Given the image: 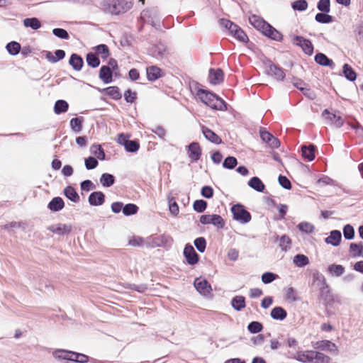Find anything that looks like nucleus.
I'll return each instance as SVG.
<instances>
[{
	"instance_id": "1",
	"label": "nucleus",
	"mask_w": 363,
	"mask_h": 363,
	"mask_svg": "<svg viewBox=\"0 0 363 363\" xmlns=\"http://www.w3.org/2000/svg\"><path fill=\"white\" fill-rule=\"evenodd\" d=\"M190 89L203 103L212 109L218 111H225L227 109L225 101L216 94L200 88L196 83L190 84Z\"/></svg>"
},
{
	"instance_id": "2",
	"label": "nucleus",
	"mask_w": 363,
	"mask_h": 363,
	"mask_svg": "<svg viewBox=\"0 0 363 363\" xmlns=\"http://www.w3.org/2000/svg\"><path fill=\"white\" fill-rule=\"evenodd\" d=\"M294 358L302 363H330L331 358L325 354L316 350L298 351Z\"/></svg>"
},
{
	"instance_id": "3",
	"label": "nucleus",
	"mask_w": 363,
	"mask_h": 363,
	"mask_svg": "<svg viewBox=\"0 0 363 363\" xmlns=\"http://www.w3.org/2000/svg\"><path fill=\"white\" fill-rule=\"evenodd\" d=\"M133 6L132 0H104L101 8L105 13L119 15L130 10Z\"/></svg>"
},
{
	"instance_id": "4",
	"label": "nucleus",
	"mask_w": 363,
	"mask_h": 363,
	"mask_svg": "<svg viewBox=\"0 0 363 363\" xmlns=\"http://www.w3.org/2000/svg\"><path fill=\"white\" fill-rule=\"evenodd\" d=\"M91 52L100 60L103 65L101 68H118L117 61L109 57V49L105 44H100L91 48Z\"/></svg>"
},
{
	"instance_id": "5",
	"label": "nucleus",
	"mask_w": 363,
	"mask_h": 363,
	"mask_svg": "<svg viewBox=\"0 0 363 363\" xmlns=\"http://www.w3.org/2000/svg\"><path fill=\"white\" fill-rule=\"evenodd\" d=\"M231 212L233 215V218L241 223H247L251 220V214L245 209L243 205L239 203L233 205L231 208Z\"/></svg>"
},
{
	"instance_id": "6",
	"label": "nucleus",
	"mask_w": 363,
	"mask_h": 363,
	"mask_svg": "<svg viewBox=\"0 0 363 363\" xmlns=\"http://www.w3.org/2000/svg\"><path fill=\"white\" fill-rule=\"evenodd\" d=\"M140 20L144 23L155 26L160 21L159 11L157 8H150L143 10L140 13Z\"/></svg>"
},
{
	"instance_id": "7",
	"label": "nucleus",
	"mask_w": 363,
	"mask_h": 363,
	"mask_svg": "<svg viewBox=\"0 0 363 363\" xmlns=\"http://www.w3.org/2000/svg\"><path fill=\"white\" fill-rule=\"evenodd\" d=\"M172 238L165 235L150 236L145 242L148 247H166L171 244Z\"/></svg>"
},
{
	"instance_id": "8",
	"label": "nucleus",
	"mask_w": 363,
	"mask_h": 363,
	"mask_svg": "<svg viewBox=\"0 0 363 363\" xmlns=\"http://www.w3.org/2000/svg\"><path fill=\"white\" fill-rule=\"evenodd\" d=\"M199 221L203 225L212 224L218 228H223L225 226V220L217 214H205L200 216Z\"/></svg>"
},
{
	"instance_id": "9",
	"label": "nucleus",
	"mask_w": 363,
	"mask_h": 363,
	"mask_svg": "<svg viewBox=\"0 0 363 363\" xmlns=\"http://www.w3.org/2000/svg\"><path fill=\"white\" fill-rule=\"evenodd\" d=\"M194 284L198 292L201 295L208 296L211 294L212 288L206 279L196 278L194 280Z\"/></svg>"
},
{
	"instance_id": "10",
	"label": "nucleus",
	"mask_w": 363,
	"mask_h": 363,
	"mask_svg": "<svg viewBox=\"0 0 363 363\" xmlns=\"http://www.w3.org/2000/svg\"><path fill=\"white\" fill-rule=\"evenodd\" d=\"M313 346L315 349L320 351H326L333 354L338 352L337 346L330 340H319L315 342Z\"/></svg>"
},
{
	"instance_id": "11",
	"label": "nucleus",
	"mask_w": 363,
	"mask_h": 363,
	"mask_svg": "<svg viewBox=\"0 0 363 363\" xmlns=\"http://www.w3.org/2000/svg\"><path fill=\"white\" fill-rule=\"evenodd\" d=\"M186 154L191 162H197L202 154V150L199 143H191L186 149Z\"/></svg>"
},
{
	"instance_id": "12",
	"label": "nucleus",
	"mask_w": 363,
	"mask_h": 363,
	"mask_svg": "<svg viewBox=\"0 0 363 363\" xmlns=\"http://www.w3.org/2000/svg\"><path fill=\"white\" fill-rule=\"evenodd\" d=\"M293 43L294 44L300 46L306 54L308 55H311L313 54V46L309 40L306 39L302 36L297 35L294 37Z\"/></svg>"
},
{
	"instance_id": "13",
	"label": "nucleus",
	"mask_w": 363,
	"mask_h": 363,
	"mask_svg": "<svg viewBox=\"0 0 363 363\" xmlns=\"http://www.w3.org/2000/svg\"><path fill=\"white\" fill-rule=\"evenodd\" d=\"M260 138L263 142L267 143L271 148L275 149L280 146V141L268 131L261 129L259 131Z\"/></svg>"
},
{
	"instance_id": "14",
	"label": "nucleus",
	"mask_w": 363,
	"mask_h": 363,
	"mask_svg": "<svg viewBox=\"0 0 363 363\" xmlns=\"http://www.w3.org/2000/svg\"><path fill=\"white\" fill-rule=\"evenodd\" d=\"M322 117L328 123L333 124L335 126L338 128L341 127L344 123V121L341 116L330 113L328 109H325L323 111Z\"/></svg>"
},
{
	"instance_id": "15",
	"label": "nucleus",
	"mask_w": 363,
	"mask_h": 363,
	"mask_svg": "<svg viewBox=\"0 0 363 363\" xmlns=\"http://www.w3.org/2000/svg\"><path fill=\"white\" fill-rule=\"evenodd\" d=\"M48 229L54 234L64 235L69 234L72 231V227L69 224L58 223L49 226Z\"/></svg>"
},
{
	"instance_id": "16",
	"label": "nucleus",
	"mask_w": 363,
	"mask_h": 363,
	"mask_svg": "<svg viewBox=\"0 0 363 363\" xmlns=\"http://www.w3.org/2000/svg\"><path fill=\"white\" fill-rule=\"evenodd\" d=\"M208 80L213 85L221 84L224 80L223 69H209Z\"/></svg>"
},
{
	"instance_id": "17",
	"label": "nucleus",
	"mask_w": 363,
	"mask_h": 363,
	"mask_svg": "<svg viewBox=\"0 0 363 363\" xmlns=\"http://www.w3.org/2000/svg\"><path fill=\"white\" fill-rule=\"evenodd\" d=\"M183 254L189 264H195L199 261V255L191 245H186L183 250Z\"/></svg>"
},
{
	"instance_id": "18",
	"label": "nucleus",
	"mask_w": 363,
	"mask_h": 363,
	"mask_svg": "<svg viewBox=\"0 0 363 363\" xmlns=\"http://www.w3.org/2000/svg\"><path fill=\"white\" fill-rule=\"evenodd\" d=\"M201 130L205 138L210 142L216 145L220 144L222 143L221 138L208 127L203 125L201 127Z\"/></svg>"
},
{
	"instance_id": "19",
	"label": "nucleus",
	"mask_w": 363,
	"mask_h": 363,
	"mask_svg": "<svg viewBox=\"0 0 363 363\" xmlns=\"http://www.w3.org/2000/svg\"><path fill=\"white\" fill-rule=\"evenodd\" d=\"M250 23L263 33L269 23L257 16L252 15L249 18Z\"/></svg>"
},
{
	"instance_id": "20",
	"label": "nucleus",
	"mask_w": 363,
	"mask_h": 363,
	"mask_svg": "<svg viewBox=\"0 0 363 363\" xmlns=\"http://www.w3.org/2000/svg\"><path fill=\"white\" fill-rule=\"evenodd\" d=\"M105 196L101 191H94L89 196V202L91 206H100L104 203Z\"/></svg>"
},
{
	"instance_id": "21",
	"label": "nucleus",
	"mask_w": 363,
	"mask_h": 363,
	"mask_svg": "<svg viewBox=\"0 0 363 363\" xmlns=\"http://www.w3.org/2000/svg\"><path fill=\"white\" fill-rule=\"evenodd\" d=\"M315 146L312 144L309 145L308 146H302V157L308 161L313 160L315 157Z\"/></svg>"
},
{
	"instance_id": "22",
	"label": "nucleus",
	"mask_w": 363,
	"mask_h": 363,
	"mask_svg": "<svg viewBox=\"0 0 363 363\" xmlns=\"http://www.w3.org/2000/svg\"><path fill=\"white\" fill-rule=\"evenodd\" d=\"M45 57L49 62L55 63L65 57V52L63 50H57L53 55L50 51H45Z\"/></svg>"
},
{
	"instance_id": "23",
	"label": "nucleus",
	"mask_w": 363,
	"mask_h": 363,
	"mask_svg": "<svg viewBox=\"0 0 363 363\" xmlns=\"http://www.w3.org/2000/svg\"><path fill=\"white\" fill-rule=\"evenodd\" d=\"M166 51V46L162 43L153 45L150 48V54L155 57H162L164 55Z\"/></svg>"
},
{
	"instance_id": "24",
	"label": "nucleus",
	"mask_w": 363,
	"mask_h": 363,
	"mask_svg": "<svg viewBox=\"0 0 363 363\" xmlns=\"http://www.w3.org/2000/svg\"><path fill=\"white\" fill-rule=\"evenodd\" d=\"M263 34L274 40L281 41L282 39V35L281 33L272 27L270 24L268 25V28H266Z\"/></svg>"
},
{
	"instance_id": "25",
	"label": "nucleus",
	"mask_w": 363,
	"mask_h": 363,
	"mask_svg": "<svg viewBox=\"0 0 363 363\" xmlns=\"http://www.w3.org/2000/svg\"><path fill=\"white\" fill-rule=\"evenodd\" d=\"M65 206L64 201L60 197L53 198L48 203V208L52 211H58L62 210Z\"/></svg>"
},
{
	"instance_id": "26",
	"label": "nucleus",
	"mask_w": 363,
	"mask_h": 363,
	"mask_svg": "<svg viewBox=\"0 0 363 363\" xmlns=\"http://www.w3.org/2000/svg\"><path fill=\"white\" fill-rule=\"evenodd\" d=\"M248 185L251 188L259 192H263L265 189L264 183L259 178L257 177H253L252 178H251L248 182Z\"/></svg>"
},
{
	"instance_id": "27",
	"label": "nucleus",
	"mask_w": 363,
	"mask_h": 363,
	"mask_svg": "<svg viewBox=\"0 0 363 363\" xmlns=\"http://www.w3.org/2000/svg\"><path fill=\"white\" fill-rule=\"evenodd\" d=\"M341 238L342 235L340 231L333 230L330 233V235L328 238H326L325 242L328 244H331L334 246H337L340 242Z\"/></svg>"
},
{
	"instance_id": "28",
	"label": "nucleus",
	"mask_w": 363,
	"mask_h": 363,
	"mask_svg": "<svg viewBox=\"0 0 363 363\" xmlns=\"http://www.w3.org/2000/svg\"><path fill=\"white\" fill-rule=\"evenodd\" d=\"M287 315L286 311L280 306L274 307L271 311V316L273 319L282 320Z\"/></svg>"
},
{
	"instance_id": "29",
	"label": "nucleus",
	"mask_w": 363,
	"mask_h": 363,
	"mask_svg": "<svg viewBox=\"0 0 363 363\" xmlns=\"http://www.w3.org/2000/svg\"><path fill=\"white\" fill-rule=\"evenodd\" d=\"M233 308L236 311H241L245 308V298L243 296H236L231 301Z\"/></svg>"
},
{
	"instance_id": "30",
	"label": "nucleus",
	"mask_w": 363,
	"mask_h": 363,
	"mask_svg": "<svg viewBox=\"0 0 363 363\" xmlns=\"http://www.w3.org/2000/svg\"><path fill=\"white\" fill-rule=\"evenodd\" d=\"M64 194L65 196L70 201L74 203L79 201V196L72 186H67L64 190Z\"/></svg>"
},
{
	"instance_id": "31",
	"label": "nucleus",
	"mask_w": 363,
	"mask_h": 363,
	"mask_svg": "<svg viewBox=\"0 0 363 363\" xmlns=\"http://www.w3.org/2000/svg\"><path fill=\"white\" fill-rule=\"evenodd\" d=\"M266 74L271 77L273 79L282 81L285 78L286 74L283 69H266Z\"/></svg>"
},
{
	"instance_id": "32",
	"label": "nucleus",
	"mask_w": 363,
	"mask_h": 363,
	"mask_svg": "<svg viewBox=\"0 0 363 363\" xmlns=\"http://www.w3.org/2000/svg\"><path fill=\"white\" fill-rule=\"evenodd\" d=\"M315 62L321 66H334L332 60L329 59L325 54L318 53L315 57Z\"/></svg>"
},
{
	"instance_id": "33",
	"label": "nucleus",
	"mask_w": 363,
	"mask_h": 363,
	"mask_svg": "<svg viewBox=\"0 0 363 363\" xmlns=\"http://www.w3.org/2000/svg\"><path fill=\"white\" fill-rule=\"evenodd\" d=\"M69 64L72 68H82L84 60L80 55L73 53L69 58Z\"/></svg>"
},
{
	"instance_id": "34",
	"label": "nucleus",
	"mask_w": 363,
	"mask_h": 363,
	"mask_svg": "<svg viewBox=\"0 0 363 363\" xmlns=\"http://www.w3.org/2000/svg\"><path fill=\"white\" fill-rule=\"evenodd\" d=\"M363 252V243L359 242V243H354L352 242L350 245V255L354 257H359L362 255Z\"/></svg>"
},
{
	"instance_id": "35",
	"label": "nucleus",
	"mask_w": 363,
	"mask_h": 363,
	"mask_svg": "<svg viewBox=\"0 0 363 363\" xmlns=\"http://www.w3.org/2000/svg\"><path fill=\"white\" fill-rule=\"evenodd\" d=\"M23 25L26 28L37 30L41 27V23L37 18H27L23 20Z\"/></svg>"
},
{
	"instance_id": "36",
	"label": "nucleus",
	"mask_w": 363,
	"mask_h": 363,
	"mask_svg": "<svg viewBox=\"0 0 363 363\" xmlns=\"http://www.w3.org/2000/svg\"><path fill=\"white\" fill-rule=\"evenodd\" d=\"M86 60L88 66L92 68L99 67L101 63L99 58H98L91 51L86 54Z\"/></svg>"
},
{
	"instance_id": "37",
	"label": "nucleus",
	"mask_w": 363,
	"mask_h": 363,
	"mask_svg": "<svg viewBox=\"0 0 363 363\" xmlns=\"http://www.w3.org/2000/svg\"><path fill=\"white\" fill-rule=\"evenodd\" d=\"M91 154L96 157L100 160H105V152L100 145L94 144L90 148Z\"/></svg>"
},
{
	"instance_id": "38",
	"label": "nucleus",
	"mask_w": 363,
	"mask_h": 363,
	"mask_svg": "<svg viewBox=\"0 0 363 363\" xmlns=\"http://www.w3.org/2000/svg\"><path fill=\"white\" fill-rule=\"evenodd\" d=\"M69 105L67 101L64 100H58L55 102L54 106V111L56 114L65 113L68 110Z\"/></svg>"
},
{
	"instance_id": "39",
	"label": "nucleus",
	"mask_w": 363,
	"mask_h": 363,
	"mask_svg": "<svg viewBox=\"0 0 363 363\" xmlns=\"http://www.w3.org/2000/svg\"><path fill=\"white\" fill-rule=\"evenodd\" d=\"M6 50L11 55H16L21 51V45L18 42L11 41L6 46Z\"/></svg>"
},
{
	"instance_id": "40",
	"label": "nucleus",
	"mask_w": 363,
	"mask_h": 363,
	"mask_svg": "<svg viewBox=\"0 0 363 363\" xmlns=\"http://www.w3.org/2000/svg\"><path fill=\"white\" fill-rule=\"evenodd\" d=\"M328 13H318L315 16V20L320 23H329L333 22V18L332 16L328 15Z\"/></svg>"
},
{
	"instance_id": "41",
	"label": "nucleus",
	"mask_w": 363,
	"mask_h": 363,
	"mask_svg": "<svg viewBox=\"0 0 363 363\" xmlns=\"http://www.w3.org/2000/svg\"><path fill=\"white\" fill-rule=\"evenodd\" d=\"M100 182L104 186L109 187L114 184L115 178L111 174L104 173L101 175Z\"/></svg>"
},
{
	"instance_id": "42",
	"label": "nucleus",
	"mask_w": 363,
	"mask_h": 363,
	"mask_svg": "<svg viewBox=\"0 0 363 363\" xmlns=\"http://www.w3.org/2000/svg\"><path fill=\"white\" fill-rule=\"evenodd\" d=\"M108 96L115 100L120 99L122 96L120 89L117 86H109L106 89Z\"/></svg>"
},
{
	"instance_id": "43",
	"label": "nucleus",
	"mask_w": 363,
	"mask_h": 363,
	"mask_svg": "<svg viewBox=\"0 0 363 363\" xmlns=\"http://www.w3.org/2000/svg\"><path fill=\"white\" fill-rule=\"evenodd\" d=\"M99 77L104 83H110L113 79L112 69H100Z\"/></svg>"
},
{
	"instance_id": "44",
	"label": "nucleus",
	"mask_w": 363,
	"mask_h": 363,
	"mask_svg": "<svg viewBox=\"0 0 363 363\" xmlns=\"http://www.w3.org/2000/svg\"><path fill=\"white\" fill-rule=\"evenodd\" d=\"M294 262L296 266L301 267L307 265L309 263V259L306 255L299 254L294 257Z\"/></svg>"
},
{
	"instance_id": "45",
	"label": "nucleus",
	"mask_w": 363,
	"mask_h": 363,
	"mask_svg": "<svg viewBox=\"0 0 363 363\" xmlns=\"http://www.w3.org/2000/svg\"><path fill=\"white\" fill-rule=\"evenodd\" d=\"M139 208L134 203H128L123 206V213L125 216H131L136 214Z\"/></svg>"
},
{
	"instance_id": "46",
	"label": "nucleus",
	"mask_w": 363,
	"mask_h": 363,
	"mask_svg": "<svg viewBox=\"0 0 363 363\" xmlns=\"http://www.w3.org/2000/svg\"><path fill=\"white\" fill-rule=\"evenodd\" d=\"M82 122H83L82 117L72 118L70 121V126L74 132H77V133L80 132L82 130Z\"/></svg>"
},
{
	"instance_id": "47",
	"label": "nucleus",
	"mask_w": 363,
	"mask_h": 363,
	"mask_svg": "<svg viewBox=\"0 0 363 363\" xmlns=\"http://www.w3.org/2000/svg\"><path fill=\"white\" fill-rule=\"evenodd\" d=\"M146 74L150 81H155L162 76V69H146Z\"/></svg>"
},
{
	"instance_id": "48",
	"label": "nucleus",
	"mask_w": 363,
	"mask_h": 363,
	"mask_svg": "<svg viewBox=\"0 0 363 363\" xmlns=\"http://www.w3.org/2000/svg\"><path fill=\"white\" fill-rule=\"evenodd\" d=\"M291 240L288 235H283L279 240V246L282 250L286 251L291 247Z\"/></svg>"
},
{
	"instance_id": "49",
	"label": "nucleus",
	"mask_w": 363,
	"mask_h": 363,
	"mask_svg": "<svg viewBox=\"0 0 363 363\" xmlns=\"http://www.w3.org/2000/svg\"><path fill=\"white\" fill-rule=\"evenodd\" d=\"M318 9L323 13H329L330 11V0H320L317 4Z\"/></svg>"
},
{
	"instance_id": "50",
	"label": "nucleus",
	"mask_w": 363,
	"mask_h": 363,
	"mask_svg": "<svg viewBox=\"0 0 363 363\" xmlns=\"http://www.w3.org/2000/svg\"><path fill=\"white\" fill-rule=\"evenodd\" d=\"M193 208L196 212L202 213L207 208V202L202 199L196 200L193 204Z\"/></svg>"
},
{
	"instance_id": "51",
	"label": "nucleus",
	"mask_w": 363,
	"mask_h": 363,
	"mask_svg": "<svg viewBox=\"0 0 363 363\" xmlns=\"http://www.w3.org/2000/svg\"><path fill=\"white\" fill-rule=\"evenodd\" d=\"M290 82L291 83H293L294 86H296L297 89L302 91L304 94H306V92L310 91V89H305L303 87V86L305 85V83L301 79H297V78H295L294 77H293L290 79Z\"/></svg>"
},
{
	"instance_id": "52",
	"label": "nucleus",
	"mask_w": 363,
	"mask_h": 363,
	"mask_svg": "<svg viewBox=\"0 0 363 363\" xmlns=\"http://www.w3.org/2000/svg\"><path fill=\"white\" fill-rule=\"evenodd\" d=\"M328 270L330 273H333L334 275L339 277L344 273L345 268L342 265L340 264H331L329 266Z\"/></svg>"
},
{
	"instance_id": "53",
	"label": "nucleus",
	"mask_w": 363,
	"mask_h": 363,
	"mask_svg": "<svg viewBox=\"0 0 363 363\" xmlns=\"http://www.w3.org/2000/svg\"><path fill=\"white\" fill-rule=\"evenodd\" d=\"M70 351L57 350L53 352V356L59 359L69 360Z\"/></svg>"
},
{
	"instance_id": "54",
	"label": "nucleus",
	"mask_w": 363,
	"mask_h": 363,
	"mask_svg": "<svg viewBox=\"0 0 363 363\" xmlns=\"http://www.w3.org/2000/svg\"><path fill=\"white\" fill-rule=\"evenodd\" d=\"M291 6L294 10L303 11L308 8V3L306 0H298L293 2Z\"/></svg>"
},
{
	"instance_id": "55",
	"label": "nucleus",
	"mask_w": 363,
	"mask_h": 363,
	"mask_svg": "<svg viewBox=\"0 0 363 363\" xmlns=\"http://www.w3.org/2000/svg\"><path fill=\"white\" fill-rule=\"evenodd\" d=\"M140 144L137 140H128L126 142L125 149L126 151L130 152H134L138 150Z\"/></svg>"
},
{
	"instance_id": "56",
	"label": "nucleus",
	"mask_w": 363,
	"mask_h": 363,
	"mask_svg": "<svg viewBox=\"0 0 363 363\" xmlns=\"http://www.w3.org/2000/svg\"><path fill=\"white\" fill-rule=\"evenodd\" d=\"M286 299L291 301H296L298 300V294L296 291L293 287H288L285 293Z\"/></svg>"
},
{
	"instance_id": "57",
	"label": "nucleus",
	"mask_w": 363,
	"mask_h": 363,
	"mask_svg": "<svg viewBox=\"0 0 363 363\" xmlns=\"http://www.w3.org/2000/svg\"><path fill=\"white\" fill-rule=\"evenodd\" d=\"M247 329L252 333H257L262 330L263 326L259 322L252 321L248 325Z\"/></svg>"
},
{
	"instance_id": "58",
	"label": "nucleus",
	"mask_w": 363,
	"mask_h": 363,
	"mask_svg": "<svg viewBox=\"0 0 363 363\" xmlns=\"http://www.w3.org/2000/svg\"><path fill=\"white\" fill-rule=\"evenodd\" d=\"M318 282L320 283V296L326 298L328 294L330 292L329 286L326 284L325 278H323L321 280L319 279Z\"/></svg>"
},
{
	"instance_id": "59",
	"label": "nucleus",
	"mask_w": 363,
	"mask_h": 363,
	"mask_svg": "<svg viewBox=\"0 0 363 363\" xmlns=\"http://www.w3.org/2000/svg\"><path fill=\"white\" fill-rule=\"evenodd\" d=\"M194 245L199 252H203L205 251L206 247V242L204 238L200 237L196 238L194 240Z\"/></svg>"
},
{
	"instance_id": "60",
	"label": "nucleus",
	"mask_w": 363,
	"mask_h": 363,
	"mask_svg": "<svg viewBox=\"0 0 363 363\" xmlns=\"http://www.w3.org/2000/svg\"><path fill=\"white\" fill-rule=\"evenodd\" d=\"M237 159L234 157H228L223 162V167L226 169H233L237 165Z\"/></svg>"
},
{
	"instance_id": "61",
	"label": "nucleus",
	"mask_w": 363,
	"mask_h": 363,
	"mask_svg": "<svg viewBox=\"0 0 363 363\" xmlns=\"http://www.w3.org/2000/svg\"><path fill=\"white\" fill-rule=\"evenodd\" d=\"M343 234L345 239L351 240L354 236V230L350 225H346L343 228Z\"/></svg>"
},
{
	"instance_id": "62",
	"label": "nucleus",
	"mask_w": 363,
	"mask_h": 363,
	"mask_svg": "<svg viewBox=\"0 0 363 363\" xmlns=\"http://www.w3.org/2000/svg\"><path fill=\"white\" fill-rule=\"evenodd\" d=\"M85 167L87 169H93L98 166V161L95 157H89L85 159Z\"/></svg>"
},
{
	"instance_id": "63",
	"label": "nucleus",
	"mask_w": 363,
	"mask_h": 363,
	"mask_svg": "<svg viewBox=\"0 0 363 363\" xmlns=\"http://www.w3.org/2000/svg\"><path fill=\"white\" fill-rule=\"evenodd\" d=\"M52 33L57 38L61 39H68L69 34L67 31L63 28H54L52 30Z\"/></svg>"
},
{
	"instance_id": "64",
	"label": "nucleus",
	"mask_w": 363,
	"mask_h": 363,
	"mask_svg": "<svg viewBox=\"0 0 363 363\" xmlns=\"http://www.w3.org/2000/svg\"><path fill=\"white\" fill-rule=\"evenodd\" d=\"M278 276L272 272H266L262 276V281L264 284H269L275 280Z\"/></svg>"
}]
</instances>
